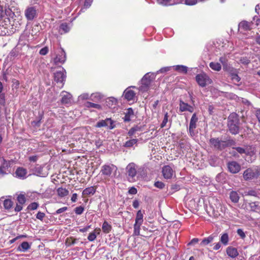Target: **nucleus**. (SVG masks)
Here are the masks:
<instances>
[{
  "instance_id": "nucleus-1",
  "label": "nucleus",
  "mask_w": 260,
  "mask_h": 260,
  "mask_svg": "<svg viewBox=\"0 0 260 260\" xmlns=\"http://www.w3.org/2000/svg\"><path fill=\"white\" fill-rule=\"evenodd\" d=\"M117 168L113 164L104 165L101 168L100 172L104 178L108 177L113 178L116 175Z\"/></svg>"
},
{
  "instance_id": "nucleus-2",
  "label": "nucleus",
  "mask_w": 260,
  "mask_h": 260,
  "mask_svg": "<svg viewBox=\"0 0 260 260\" xmlns=\"http://www.w3.org/2000/svg\"><path fill=\"white\" fill-rule=\"evenodd\" d=\"M239 123L238 115L234 112L230 114L228 122L229 130H239Z\"/></svg>"
},
{
  "instance_id": "nucleus-3",
  "label": "nucleus",
  "mask_w": 260,
  "mask_h": 260,
  "mask_svg": "<svg viewBox=\"0 0 260 260\" xmlns=\"http://www.w3.org/2000/svg\"><path fill=\"white\" fill-rule=\"evenodd\" d=\"M260 175V169L248 168L243 173V178L245 180L257 178Z\"/></svg>"
},
{
  "instance_id": "nucleus-4",
  "label": "nucleus",
  "mask_w": 260,
  "mask_h": 260,
  "mask_svg": "<svg viewBox=\"0 0 260 260\" xmlns=\"http://www.w3.org/2000/svg\"><path fill=\"white\" fill-rule=\"evenodd\" d=\"M196 80L198 84L202 87H204L212 82L211 79L205 73L198 74L196 77Z\"/></svg>"
},
{
  "instance_id": "nucleus-5",
  "label": "nucleus",
  "mask_w": 260,
  "mask_h": 260,
  "mask_svg": "<svg viewBox=\"0 0 260 260\" xmlns=\"http://www.w3.org/2000/svg\"><path fill=\"white\" fill-rule=\"evenodd\" d=\"M153 78L154 75L153 74H151V75H150L149 73L146 74L141 80L142 85L140 87L141 90L144 91H147L148 89Z\"/></svg>"
},
{
  "instance_id": "nucleus-6",
  "label": "nucleus",
  "mask_w": 260,
  "mask_h": 260,
  "mask_svg": "<svg viewBox=\"0 0 260 260\" xmlns=\"http://www.w3.org/2000/svg\"><path fill=\"white\" fill-rule=\"evenodd\" d=\"M137 168L136 165L133 162L129 163L126 167V171L129 181H135V177L137 174Z\"/></svg>"
},
{
  "instance_id": "nucleus-7",
  "label": "nucleus",
  "mask_w": 260,
  "mask_h": 260,
  "mask_svg": "<svg viewBox=\"0 0 260 260\" xmlns=\"http://www.w3.org/2000/svg\"><path fill=\"white\" fill-rule=\"evenodd\" d=\"M13 164L12 160L7 161L5 159H2V165L0 166V174L2 175L11 173V167Z\"/></svg>"
},
{
  "instance_id": "nucleus-8",
  "label": "nucleus",
  "mask_w": 260,
  "mask_h": 260,
  "mask_svg": "<svg viewBox=\"0 0 260 260\" xmlns=\"http://www.w3.org/2000/svg\"><path fill=\"white\" fill-rule=\"evenodd\" d=\"M95 126L97 128L105 127L111 129L115 128V125L114 124V121L111 118H106L105 120H101L98 121Z\"/></svg>"
},
{
  "instance_id": "nucleus-9",
  "label": "nucleus",
  "mask_w": 260,
  "mask_h": 260,
  "mask_svg": "<svg viewBox=\"0 0 260 260\" xmlns=\"http://www.w3.org/2000/svg\"><path fill=\"white\" fill-rule=\"evenodd\" d=\"M66 60V54L62 48H60L56 56L53 58L54 63L56 65L63 64Z\"/></svg>"
},
{
  "instance_id": "nucleus-10",
  "label": "nucleus",
  "mask_w": 260,
  "mask_h": 260,
  "mask_svg": "<svg viewBox=\"0 0 260 260\" xmlns=\"http://www.w3.org/2000/svg\"><path fill=\"white\" fill-rule=\"evenodd\" d=\"M211 144L216 148L222 149L229 145V142L226 141H222L219 139L212 138L210 140Z\"/></svg>"
},
{
  "instance_id": "nucleus-11",
  "label": "nucleus",
  "mask_w": 260,
  "mask_h": 260,
  "mask_svg": "<svg viewBox=\"0 0 260 260\" xmlns=\"http://www.w3.org/2000/svg\"><path fill=\"white\" fill-rule=\"evenodd\" d=\"M25 16L28 20H32L37 16V11L35 7H30L25 11Z\"/></svg>"
},
{
  "instance_id": "nucleus-12",
  "label": "nucleus",
  "mask_w": 260,
  "mask_h": 260,
  "mask_svg": "<svg viewBox=\"0 0 260 260\" xmlns=\"http://www.w3.org/2000/svg\"><path fill=\"white\" fill-rule=\"evenodd\" d=\"M66 72L63 69L62 71H57L54 73V78L57 83H63L66 78Z\"/></svg>"
},
{
  "instance_id": "nucleus-13",
  "label": "nucleus",
  "mask_w": 260,
  "mask_h": 260,
  "mask_svg": "<svg viewBox=\"0 0 260 260\" xmlns=\"http://www.w3.org/2000/svg\"><path fill=\"white\" fill-rule=\"evenodd\" d=\"M228 168L229 171L233 174L238 173L241 169L240 165L234 161L229 162L228 165Z\"/></svg>"
},
{
  "instance_id": "nucleus-14",
  "label": "nucleus",
  "mask_w": 260,
  "mask_h": 260,
  "mask_svg": "<svg viewBox=\"0 0 260 260\" xmlns=\"http://www.w3.org/2000/svg\"><path fill=\"white\" fill-rule=\"evenodd\" d=\"M162 173L164 178L170 179L174 175V172L170 166H165L162 168Z\"/></svg>"
},
{
  "instance_id": "nucleus-15",
  "label": "nucleus",
  "mask_w": 260,
  "mask_h": 260,
  "mask_svg": "<svg viewBox=\"0 0 260 260\" xmlns=\"http://www.w3.org/2000/svg\"><path fill=\"white\" fill-rule=\"evenodd\" d=\"M194 110V108L188 104L184 102L182 100H180L179 102V111L180 112H184V111H188L189 112H193Z\"/></svg>"
},
{
  "instance_id": "nucleus-16",
  "label": "nucleus",
  "mask_w": 260,
  "mask_h": 260,
  "mask_svg": "<svg viewBox=\"0 0 260 260\" xmlns=\"http://www.w3.org/2000/svg\"><path fill=\"white\" fill-rule=\"evenodd\" d=\"M131 87H135L134 86H131L127 88L123 92V95L124 98L126 99L127 101H133L134 100L136 93L134 91L130 89Z\"/></svg>"
},
{
  "instance_id": "nucleus-17",
  "label": "nucleus",
  "mask_w": 260,
  "mask_h": 260,
  "mask_svg": "<svg viewBox=\"0 0 260 260\" xmlns=\"http://www.w3.org/2000/svg\"><path fill=\"white\" fill-rule=\"evenodd\" d=\"M135 117L134 112L132 108H129L126 110L124 116L122 118L124 121L129 122Z\"/></svg>"
},
{
  "instance_id": "nucleus-18",
  "label": "nucleus",
  "mask_w": 260,
  "mask_h": 260,
  "mask_svg": "<svg viewBox=\"0 0 260 260\" xmlns=\"http://www.w3.org/2000/svg\"><path fill=\"white\" fill-rule=\"evenodd\" d=\"M252 23L247 21H242L239 23L238 27L239 30L243 31L250 30L251 29Z\"/></svg>"
},
{
  "instance_id": "nucleus-19",
  "label": "nucleus",
  "mask_w": 260,
  "mask_h": 260,
  "mask_svg": "<svg viewBox=\"0 0 260 260\" xmlns=\"http://www.w3.org/2000/svg\"><path fill=\"white\" fill-rule=\"evenodd\" d=\"M61 95L62 96L61 100L62 104H67L71 102L72 95L70 93L63 91L61 93Z\"/></svg>"
},
{
  "instance_id": "nucleus-20",
  "label": "nucleus",
  "mask_w": 260,
  "mask_h": 260,
  "mask_svg": "<svg viewBox=\"0 0 260 260\" xmlns=\"http://www.w3.org/2000/svg\"><path fill=\"white\" fill-rule=\"evenodd\" d=\"M226 253L232 258H235L239 254L237 249L232 247H229L227 248Z\"/></svg>"
},
{
  "instance_id": "nucleus-21",
  "label": "nucleus",
  "mask_w": 260,
  "mask_h": 260,
  "mask_svg": "<svg viewBox=\"0 0 260 260\" xmlns=\"http://www.w3.org/2000/svg\"><path fill=\"white\" fill-rule=\"evenodd\" d=\"M117 103V100L113 97L108 98L106 101V104L109 108H115Z\"/></svg>"
},
{
  "instance_id": "nucleus-22",
  "label": "nucleus",
  "mask_w": 260,
  "mask_h": 260,
  "mask_svg": "<svg viewBox=\"0 0 260 260\" xmlns=\"http://www.w3.org/2000/svg\"><path fill=\"white\" fill-rule=\"evenodd\" d=\"M15 174L17 177L20 178H24L26 177L27 171L23 168H18L16 170Z\"/></svg>"
},
{
  "instance_id": "nucleus-23",
  "label": "nucleus",
  "mask_w": 260,
  "mask_h": 260,
  "mask_svg": "<svg viewBox=\"0 0 260 260\" xmlns=\"http://www.w3.org/2000/svg\"><path fill=\"white\" fill-rule=\"evenodd\" d=\"M198 120V118L197 117V114L196 113H193L191 116L190 123H189V130L191 129H194L196 127V123Z\"/></svg>"
},
{
  "instance_id": "nucleus-24",
  "label": "nucleus",
  "mask_w": 260,
  "mask_h": 260,
  "mask_svg": "<svg viewBox=\"0 0 260 260\" xmlns=\"http://www.w3.org/2000/svg\"><path fill=\"white\" fill-rule=\"evenodd\" d=\"M30 248V245L27 242H23L17 248V251L25 252Z\"/></svg>"
},
{
  "instance_id": "nucleus-25",
  "label": "nucleus",
  "mask_w": 260,
  "mask_h": 260,
  "mask_svg": "<svg viewBox=\"0 0 260 260\" xmlns=\"http://www.w3.org/2000/svg\"><path fill=\"white\" fill-rule=\"evenodd\" d=\"M230 198L232 202L237 203L239 202L240 197L236 191H232L230 193Z\"/></svg>"
},
{
  "instance_id": "nucleus-26",
  "label": "nucleus",
  "mask_w": 260,
  "mask_h": 260,
  "mask_svg": "<svg viewBox=\"0 0 260 260\" xmlns=\"http://www.w3.org/2000/svg\"><path fill=\"white\" fill-rule=\"evenodd\" d=\"M95 192V189L93 186H90L84 189L82 192L83 196L93 195Z\"/></svg>"
},
{
  "instance_id": "nucleus-27",
  "label": "nucleus",
  "mask_w": 260,
  "mask_h": 260,
  "mask_svg": "<svg viewBox=\"0 0 260 260\" xmlns=\"http://www.w3.org/2000/svg\"><path fill=\"white\" fill-rule=\"evenodd\" d=\"M175 70L179 73L186 74L188 70V68L183 65H177L174 66Z\"/></svg>"
},
{
  "instance_id": "nucleus-28",
  "label": "nucleus",
  "mask_w": 260,
  "mask_h": 260,
  "mask_svg": "<svg viewBox=\"0 0 260 260\" xmlns=\"http://www.w3.org/2000/svg\"><path fill=\"white\" fill-rule=\"evenodd\" d=\"M57 193L59 197L62 198L68 196L69 191L66 188L59 187L57 189Z\"/></svg>"
},
{
  "instance_id": "nucleus-29",
  "label": "nucleus",
  "mask_w": 260,
  "mask_h": 260,
  "mask_svg": "<svg viewBox=\"0 0 260 260\" xmlns=\"http://www.w3.org/2000/svg\"><path fill=\"white\" fill-rule=\"evenodd\" d=\"M214 236L211 235L208 237L203 239L200 243L201 245L206 246L208 245L214 240Z\"/></svg>"
},
{
  "instance_id": "nucleus-30",
  "label": "nucleus",
  "mask_w": 260,
  "mask_h": 260,
  "mask_svg": "<svg viewBox=\"0 0 260 260\" xmlns=\"http://www.w3.org/2000/svg\"><path fill=\"white\" fill-rule=\"evenodd\" d=\"M250 210L253 212H257L260 210V206L257 202H253L249 204Z\"/></svg>"
},
{
  "instance_id": "nucleus-31",
  "label": "nucleus",
  "mask_w": 260,
  "mask_h": 260,
  "mask_svg": "<svg viewBox=\"0 0 260 260\" xmlns=\"http://www.w3.org/2000/svg\"><path fill=\"white\" fill-rule=\"evenodd\" d=\"M112 230L111 225L108 223L106 221H105L102 225L103 232L105 234H108Z\"/></svg>"
},
{
  "instance_id": "nucleus-32",
  "label": "nucleus",
  "mask_w": 260,
  "mask_h": 260,
  "mask_svg": "<svg viewBox=\"0 0 260 260\" xmlns=\"http://www.w3.org/2000/svg\"><path fill=\"white\" fill-rule=\"evenodd\" d=\"M143 222V215L141 210H139L136 215L135 223L137 224H142Z\"/></svg>"
},
{
  "instance_id": "nucleus-33",
  "label": "nucleus",
  "mask_w": 260,
  "mask_h": 260,
  "mask_svg": "<svg viewBox=\"0 0 260 260\" xmlns=\"http://www.w3.org/2000/svg\"><path fill=\"white\" fill-rule=\"evenodd\" d=\"M70 30V27L67 23H61L59 26V31L61 34L67 33Z\"/></svg>"
},
{
  "instance_id": "nucleus-34",
  "label": "nucleus",
  "mask_w": 260,
  "mask_h": 260,
  "mask_svg": "<svg viewBox=\"0 0 260 260\" xmlns=\"http://www.w3.org/2000/svg\"><path fill=\"white\" fill-rule=\"evenodd\" d=\"M93 2V0H85L83 7L81 9L79 13H81L82 12H84L85 11L89 8Z\"/></svg>"
},
{
  "instance_id": "nucleus-35",
  "label": "nucleus",
  "mask_w": 260,
  "mask_h": 260,
  "mask_svg": "<svg viewBox=\"0 0 260 260\" xmlns=\"http://www.w3.org/2000/svg\"><path fill=\"white\" fill-rule=\"evenodd\" d=\"M229 241V235L227 233H224L221 235L220 241L225 246L228 244Z\"/></svg>"
},
{
  "instance_id": "nucleus-36",
  "label": "nucleus",
  "mask_w": 260,
  "mask_h": 260,
  "mask_svg": "<svg viewBox=\"0 0 260 260\" xmlns=\"http://www.w3.org/2000/svg\"><path fill=\"white\" fill-rule=\"evenodd\" d=\"M209 66L212 70L216 71H219L221 69V66L218 62H211L210 63Z\"/></svg>"
},
{
  "instance_id": "nucleus-37",
  "label": "nucleus",
  "mask_w": 260,
  "mask_h": 260,
  "mask_svg": "<svg viewBox=\"0 0 260 260\" xmlns=\"http://www.w3.org/2000/svg\"><path fill=\"white\" fill-rule=\"evenodd\" d=\"M85 106L87 108H95V109H99V110L102 109V106L98 104L93 103H91L90 102H87L85 104Z\"/></svg>"
},
{
  "instance_id": "nucleus-38",
  "label": "nucleus",
  "mask_w": 260,
  "mask_h": 260,
  "mask_svg": "<svg viewBox=\"0 0 260 260\" xmlns=\"http://www.w3.org/2000/svg\"><path fill=\"white\" fill-rule=\"evenodd\" d=\"M44 112L43 111L39 112L38 115V120L37 121H34L32 122L31 124L34 126L39 125L40 123V121L43 117Z\"/></svg>"
},
{
  "instance_id": "nucleus-39",
  "label": "nucleus",
  "mask_w": 260,
  "mask_h": 260,
  "mask_svg": "<svg viewBox=\"0 0 260 260\" xmlns=\"http://www.w3.org/2000/svg\"><path fill=\"white\" fill-rule=\"evenodd\" d=\"M13 205V202L11 200L6 199L4 201V206L6 209H10Z\"/></svg>"
},
{
  "instance_id": "nucleus-40",
  "label": "nucleus",
  "mask_w": 260,
  "mask_h": 260,
  "mask_svg": "<svg viewBox=\"0 0 260 260\" xmlns=\"http://www.w3.org/2000/svg\"><path fill=\"white\" fill-rule=\"evenodd\" d=\"M142 224H137L135 223L134 224V234L136 236H138L140 235V226Z\"/></svg>"
},
{
  "instance_id": "nucleus-41",
  "label": "nucleus",
  "mask_w": 260,
  "mask_h": 260,
  "mask_svg": "<svg viewBox=\"0 0 260 260\" xmlns=\"http://www.w3.org/2000/svg\"><path fill=\"white\" fill-rule=\"evenodd\" d=\"M137 142V140L135 139H133L127 141L125 144V146L126 147H132L134 144H136Z\"/></svg>"
},
{
  "instance_id": "nucleus-42",
  "label": "nucleus",
  "mask_w": 260,
  "mask_h": 260,
  "mask_svg": "<svg viewBox=\"0 0 260 260\" xmlns=\"http://www.w3.org/2000/svg\"><path fill=\"white\" fill-rule=\"evenodd\" d=\"M220 62L222 63L223 69H226L228 67V60L225 57H221L219 58Z\"/></svg>"
},
{
  "instance_id": "nucleus-43",
  "label": "nucleus",
  "mask_w": 260,
  "mask_h": 260,
  "mask_svg": "<svg viewBox=\"0 0 260 260\" xmlns=\"http://www.w3.org/2000/svg\"><path fill=\"white\" fill-rule=\"evenodd\" d=\"M17 201L21 205H23L25 202V198L23 194H19L17 197Z\"/></svg>"
},
{
  "instance_id": "nucleus-44",
  "label": "nucleus",
  "mask_w": 260,
  "mask_h": 260,
  "mask_svg": "<svg viewBox=\"0 0 260 260\" xmlns=\"http://www.w3.org/2000/svg\"><path fill=\"white\" fill-rule=\"evenodd\" d=\"M231 79L234 82H237L238 83L240 80L241 78L237 74L233 73L231 74Z\"/></svg>"
},
{
  "instance_id": "nucleus-45",
  "label": "nucleus",
  "mask_w": 260,
  "mask_h": 260,
  "mask_svg": "<svg viewBox=\"0 0 260 260\" xmlns=\"http://www.w3.org/2000/svg\"><path fill=\"white\" fill-rule=\"evenodd\" d=\"M90 97L92 100L99 101L101 99V95L99 93H92L91 94Z\"/></svg>"
},
{
  "instance_id": "nucleus-46",
  "label": "nucleus",
  "mask_w": 260,
  "mask_h": 260,
  "mask_svg": "<svg viewBox=\"0 0 260 260\" xmlns=\"http://www.w3.org/2000/svg\"><path fill=\"white\" fill-rule=\"evenodd\" d=\"M168 113L167 112L165 114L164 119L160 124L161 128H163L164 127H165L166 126L167 123L168 122Z\"/></svg>"
},
{
  "instance_id": "nucleus-47",
  "label": "nucleus",
  "mask_w": 260,
  "mask_h": 260,
  "mask_svg": "<svg viewBox=\"0 0 260 260\" xmlns=\"http://www.w3.org/2000/svg\"><path fill=\"white\" fill-rule=\"evenodd\" d=\"M49 52V48L47 46H45L42 48L40 51L39 54L41 55H46Z\"/></svg>"
},
{
  "instance_id": "nucleus-48",
  "label": "nucleus",
  "mask_w": 260,
  "mask_h": 260,
  "mask_svg": "<svg viewBox=\"0 0 260 260\" xmlns=\"http://www.w3.org/2000/svg\"><path fill=\"white\" fill-rule=\"evenodd\" d=\"M84 210V208L82 206H79L75 209V213L77 215L81 214Z\"/></svg>"
},
{
  "instance_id": "nucleus-49",
  "label": "nucleus",
  "mask_w": 260,
  "mask_h": 260,
  "mask_svg": "<svg viewBox=\"0 0 260 260\" xmlns=\"http://www.w3.org/2000/svg\"><path fill=\"white\" fill-rule=\"evenodd\" d=\"M96 238V235L95 234V232H91L90 233L88 237H87V239L88 240V241H93L94 240H95Z\"/></svg>"
},
{
  "instance_id": "nucleus-50",
  "label": "nucleus",
  "mask_w": 260,
  "mask_h": 260,
  "mask_svg": "<svg viewBox=\"0 0 260 260\" xmlns=\"http://www.w3.org/2000/svg\"><path fill=\"white\" fill-rule=\"evenodd\" d=\"M89 95L87 93H84L80 95L79 96L78 99L79 100H85L89 99Z\"/></svg>"
},
{
  "instance_id": "nucleus-51",
  "label": "nucleus",
  "mask_w": 260,
  "mask_h": 260,
  "mask_svg": "<svg viewBox=\"0 0 260 260\" xmlns=\"http://www.w3.org/2000/svg\"><path fill=\"white\" fill-rule=\"evenodd\" d=\"M6 104L5 93L0 94V105L5 106Z\"/></svg>"
},
{
  "instance_id": "nucleus-52",
  "label": "nucleus",
  "mask_w": 260,
  "mask_h": 260,
  "mask_svg": "<svg viewBox=\"0 0 260 260\" xmlns=\"http://www.w3.org/2000/svg\"><path fill=\"white\" fill-rule=\"evenodd\" d=\"M154 186L159 189H162L165 187V184L161 181H156L154 183Z\"/></svg>"
},
{
  "instance_id": "nucleus-53",
  "label": "nucleus",
  "mask_w": 260,
  "mask_h": 260,
  "mask_svg": "<svg viewBox=\"0 0 260 260\" xmlns=\"http://www.w3.org/2000/svg\"><path fill=\"white\" fill-rule=\"evenodd\" d=\"M38 203L36 202L32 203L28 206V208L31 210H36L38 207Z\"/></svg>"
},
{
  "instance_id": "nucleus-54",
  "label": "nucleus",
  "mask_w": 260,
  "mask_h": 260,
  "mask_svg": "<svg viewBox=\"0 0 260 260\" xmlns=\"http://www.w3.org/2000/svg\"><path fill=\"white\" fill-rule=\"evenodd\" d=\"M240 62L244 64H247L250 62V60L246 57H241L240 60Z\"/></svg>"
},
{
  "instance_id": "nucleus-55",
  "label": "nucleus",
  "mask_w": 260,
  "mask_h": 260,
  "mask_svg": "<svg viewBox=\"0 0 260 260\" xmlns=\"http://www.w3.org/2000/svg\"><path fill=\"white\" fill-rule=\"evenodd\" d=\"M45 214L44 213L39 212L36 215V218L41 220H43V218L45 217Z\"/></svg>"
},
{
  "instance_id": "nucleus-56",
  "label": "nucleus",
  "mask_w": 260,
  "mask_h": 260,
  "mask_svg": "<svg viewBox=\"0 0 260 260\" xmlns=\"http://www.w3.org/2000/svg\"><path fill=\"white\" fill-rule=\"evenodd\" d=\"M198 0H185V4L187 5H194L197 4Z\"/></svg>"
},
{
  "instance_id": "nucleus-57",
  "label": "nucleus",
  "mask_w": 260,
  "mask_h": 260,
  "mask_svg": "<svg viewBox=\"0 0 260 260\" xmlns=\"http://www.w3.org/2000/svg\"><path fill=\"white\" fill-rule=\"evenodd\" d=\"M68 210V208L67 207H63L62 208H59L56 211V214H60Z\"/></svg>"
},
{
  "instance_id": "nucleus-58",
  "label": "nucleus",
  "mask_w": 260,
  "mask_h": 260,
  "mask_svg": "<svg viewBox=\"0 0 260 260\" xmlns=\"http://www.w3.org/2000/svg\"><path fill=\"white\" fill-rule=\"evenodd\" d=\"M238 235L240 236L242 238H244L245 237V234L243 231L242 229H238L237 230Z\"/></svg>"
},
{
  "instance_id": "nucleus-59",
  "label": "nucleus",
  "mask_w": 260,
  "mask_h": 260,
  "mask_svg": "<svg viewBox=\"0 0 260 260\" xmlns=\"http://www.w3.org/2000/svg\"><path fill=\"white\" fill-rule=\"evenodd\" d=\"M170 68L171 67H169L162 68L159 71H157V73L167 72L170 70Z\"/></svg>"
},
{
  "instance_id": "nucleus-60",
  "label": "nucleus",
  "mask_w": 260,
  "mask_h": 260,
  "mask_svg": "<svg viewBox=\"0 0 260 260\" xmlns=\"http://www.w3.org/2000/svg\"><path fill=\"white\" fill-rule=\"evenodd\" d=\"M77 240L75 239H68L67 242L68 243V245H73L76 243Z\"/></svg>"
},
{
  "instance_id": "nucleus-61",
  "label": "nucleus",
  "mask_w": 260,
  "mask_h": 260,
  "mask_svg": "<svg viewBox=\"0 0 260 260\" xmlns=\"http://www.w3.org/2000/svg\"><path fill=\"white\" fill-rule=\"evenodd\" d=\"M91 228V225H88L83 228H82V229H79V232H81V233H84V232H87L89 229H90Z\"/></svg>"
},
{
  "instance_id": "nucleus-62",
  "label": "nucleus",
  "mask_w": 260,
  "mask_h": 260,
  "mask_svg": "<svg viewBox=\"0 0 260 260\" xmlns=\"http://www.w3.org/2000/svg\"><path fill=\"white\" fill-rule=\"evenodd\" d=\"M128 192L132 194H135L137 192V190L136 188L132 187L129 189Z\"/></svg>"
},
{
  "instance_id": "nucleus-63",
  "label": "nucleus",
  "mask_w": 260,
  "mask_h": 260,
  "mask_svg": "<svg viewBox=\"0 0 260 260\" xmlns=\"http://www.w3.org/2000/svg\"><path fill=\"white\" fill-rule=\"evenodd\" d=\"M236 149L240 154L245 153L246 152L245 149L242 147H236Z\"/></svg>"
},
{
  "instance_id": "nucleus-64",
  "label": "nucleus",
  "mask_w": 260,
  "mask_h": 260,
  "mask_svg": "<svg viewBox=\"0 0 260 260\" xmlns=\"http://www.w3.org/2000/svg\"><path fill=\"white\" fill-rule=\"evenodd\" d=\"M255 116L260 123V109H257L255 112Z\"/></svg>"
}]
</instances>
